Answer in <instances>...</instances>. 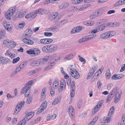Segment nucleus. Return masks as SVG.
Returning a JSON list of instances; mask_svg holds the SVG:
<instances>
[{
  "label": "nucleus",
  "instance_id": "f257e3e1",
  "mask_svg": "<svg viewBox=\"0 0 125 125\" xmlns=\"http://www.w3.org/2000/svg\"><path fill=\"white\" fill-rule=\"evenodd\" d=\"M48 61V58H44L32 61L31 62L30 65L32 66H39L45 64Z\"/></svg>",
  "mask_w": 125,
  "mask_h": 125
},
{
  "label": "nucleus",
  "instance_id": "f03ea898",
  "mask_svg": "<svg viewBox=\"0 0 125 125\" xmlns=\"http://www.w3.org/2000/svg\"><path fill=\"white\" fill-rule=\"evenodd\" d=\"M15 12V8L14 7H11L6 11L5 16L7 20H10Z\"/></svg>",
  "mask_w": 125,
  "mask_h": 125
},
{
  "label": "nucleus",
  "instance_id": "7ed1b4c3",
  "mask_svg": "<svg viewBox=\"0 0 125 125\" xmlns=\"http://www.w3.org/2000/svg\"><path fill=\"white\" fill-rule=\"evenodd\" d=\"M67 70L73 77L77 79L79 78V74L75 68L68 67L67 68Z\"/></svg>",
  "mask_w": 125,
  "mask_h": 125
},
{
  "label": "nucleus",
  "instance_id": "20e7f679",
  "mask_svg": "<svg viewBox=\"0 0 125 125\" xmlns=\"http://www.w3.org/2000/svg\"><path fill=\"white\" fill-rule=\"evenodd\" d=\"M25 102L24 101L21 102L20 103H18L15 108L14 113L16 114L18 113L21 110L22 108L24 105Z\"/></svg>",
  "mask_w": 125,
  "mask_h": 125
},
{
  "label": "nucleus",
  "instance_id": "39448f33",
  "mask_svg": "<svg viewBox=\"0 0 125 125\" xmlns=\"http://www.w3.org/2000/svg\"><path fill=\"white\" fill-rule=\"evenodd\" d=\"M52 41V40L51 39H43L40 40L39 43L41 44L46 45L51 43Z\"/></svg>",
  "mask_w": 125,
  "mask_h": 125
},
{
  "label": "nucleus",
  "instance_id": "423d86ee",
  "mask_svg": "<svg viewBox=\"0 0 125 125\" xmlns=\"http://www.w3.org/2000/svg\"><path fill=\"white\" fill-rule=\"evenodd\" d=\"M101 14L100 10L96 11L91 14L89 18L91 19H94L100 15Z\"/></svg>",
  "mask_w": 125,
  "mask_h": 125
},
{
  "label": "nucleus",
  "instance_id": "0eeeda50",
  "mask_svg": "<svg viewBox=\"0 0 125 125\" xmlns=\"http://www.w3.org/2000/svg\"><path fill=\"white\" fill-rule=\"evenodd\" d=\"M3 24L5 29L9 31H10L12 29V26L9 22L4 21L3 22Z\"/></svg>",
  "mask_w": 125,
  "mask_h": 125
},
{
  "label": "nucleus",
  "instance_id": "6e6552de",
  "mask_svg": "<svg viewBox=\"0 0 125 125\" xmlns=\"http://www.w3.org/2000/svg\"><path fill=\"white\" fill-rule=\"evenodd\" d=\"M32 32L30 29H26L23 34V36L25 38H29L31 36L32 34Z\"/></svg>",
  "mask_w": 125,
  "mask_h": 125
},
{
  "label": "nucleus",
  "instance_id": "1a4fd4ad",
  "mask_svg": "<svg viewBox=\"0 0 125 125\" xmlns=\"http://www.w3.org/2000/svg\"><path fill=\"white\" fill-rule=\"evenodd\" d=\"M47 102L45 101L43 102L41 105V106L40 109L37 111V113L39 114L41 113L43 111L44 109H45L47 107Z\"/></svg>",
  "mask_w": 125,
  "mask_h": 125
},
{
  "label": "nucleus",
  "instance_id": "9d476101",
  "mask_svg": "<svg viewBox=\"0 0 125 125\" xmlns=\"http://www.w3.org/2000/svg\"><path fill=\"white\" fill-rule=\"evenodd\" d=\"M60 87L58 88V91L59 92H61L66 87V83L65 81L62 80L60 83Z\"/></svg>",
  "mask_w": 125,
  "mask_h": 125
},
{
  "label": "nucleus",
  "instance_id": "9b49d317",
  "mask_svg": "<svg viewBox=\"0 0 125 125\" xmlns=\"http://www.w3.org/2000/svg\"><path fill=\"white\" fill-rule=\"evenodd\" d=\"M49 59L50 58L52 60H54L55 61H57L60 59V56L56 54H54L52 55H49L48 56Z\"/></svg>",
  "mask_w": 125,
  "mask_h": 125
},
{
  "label": "nucleus",
  "instance_id": "f8f14e48",
  "mask_svg": "<svg viewBox=\"0 0 125 125\" xmlns=\"http://www.w3.org/2000/svg\"><path fill=\"white\" fill-rule=\"evenodd\" d=\"M30 91L29 89L23 88L21 91V94L25 93V96L26 97L28 96L30 93Z\"/></svg>",
  "mask_w": 125,
  "mask_h": 125
},
{
  "label": "nucleus",
  "instance_id": "ddd939ff",
  "mask_svg": "<svg viewBox=\"0 0 125 125\" xmlns=\"http://www.w3.org/2000/svg\"><path fill=\"white\" fill-rule=\"evenodd\" d=\"M25 113L26 115L24 118L27 121L31 118L33 116L34 114V113L33 112H30L27 114V113L26 112H25Z\"/></svg>",
  "mask_w": 125,
  "mask_h": 125
},
{
  "label": "nucleus",
  "instance_id": "4468645a",
  "mask_svg": "<svg viewBox=\"0 0 125 125\" xmlns=\"http://www.w3.org/2000/svg\"><path fill=\"white\" fill-rule=\"evenodd\" d=\"M69 114L71 118L73 119L74 117V112L73 107L70 106L69 109Z\"/></svg>",
  "mask_w": 125,
  "mask_h": 125
},
{
  "label": "nucleus",
  "instance_id": "2eb2a0df",
  "mask_svg": "<svg viewBox=\"0 0 125 125\" xmlns=\"http://www.w3.org/2000/svg\"><path fill=\"white\" fill-rule=\"evenodd\" d=\"M82 27L78 26L73 28L71 31L72 33H76L80 31L82 29Z\"/></svg>",
  "mask_w": 125,
  "mask_h": 125
},
{
  "label": "nucleus",
  "instance_id": "dca6fc26",
  "mask_svg": "<svg viewBox=\"0 0 125 125\" xmlns=\"http://www.w3.org/2000/svg\"><path fill=\"white\" fill-rule=\"evenodd\" d=\"M22 41L24 43L28 45H32L34 44V42L33 41L27 38H23Z\"/></svg>",
  "mask_w": 125,
  "mask_h": 125
},
{
  "label": "nucleus",
  "instance_id": "f3484780",
  "mask_svg": "<svg viewBox=\"0 0 125 125\" xmlns=\"http://www.w3.org/2000/svg\"><path fill=\"white\" fill-rule=\"evenodd\" d=\"M49 45L50 53L55 51L58 49L57 46L56 44H52Z\"/></svg>",
  "mask_w": 125,
  "mask_h": 125
},
{
  "label": "nucleus",
  "instance_id": "a211bd4d",
  "mask_svg": "<svg viewBox=\"0 0 125 125\" xmlns=\"http://www.w3.org/2000/svg\"><path fill=\"white\" fill-rule=\"evenodd\" d=\"M106 39L111 37L115 34V32L113 31H109L105 32Z\"/></svg>",
  "mask_w": 125,
  "mask_h": 125
},
{
  "label": "nucleus",
  "instance_id": "6ab92c4d",
  "mask_svg": "<svg viewBox=\"0 0 125 125\" xmlns=\"http://www.w3.org/2000/svg\"><path fill=\"white\" fill-rule=\"evenodd\" d=\"M27 63L26 62H23L21 63L19 66L17 67L16 68L19 71H20L21 69H23L26 65Z\"/></svg>",
  "mask_w": 125,
  "mask_h": 125
},
{
  "label": "nucleus",
  "instance_id": "aec40b11",
  "mask_svg": "<svg viewBox=\"0 0 125 125\" xmlns=\"http://www.w3.org/2000/svg\"><path fill=\"white\" fill-rule=\"evenodd\" d=\"M74 57V54L72 53L68 54L63 59L65 60H70L73 58Z\"/></svg>",
  "mask_w": 125,
  "mask_h": 125
},
{
  "label": "nucleus",
  "instance_id": "412c9836",
  "mask_svg": "<svg viewBox=\"0 0 125 125\" xmlns=\"http://www.w3.org/2000/svg\"><path fill=\"white\" fill-rule=\"evenodd\" d=\"M58 13L57 12H53L49 16V19L51 20H53L55 19L58 16Z\"/></svg>",
  "mask_w": 125,
  "mask_h": 125
},
{
  "label": "nucleus",
  "instance_id": "4be33fe9",
  "mask_svg": "<svg viewBox=\"0 0 125 125\" xmlns=\"http://www.w3.org/2000/svg\"><path fill=\"white\" fill-rule=\"evenodd\" d=\"M124 75L121 74H115L112 76L111 78L113 80H118L123 78Z\"/></svg>",
  "mask_w": 125,
  "mask_h": 125
},
{
  "label": "nucleus",
  "instance_id": "5701e85b",
  "mask_svg": "<svg viewBox=\"0 0 125 125\" xmlns=\"http://www.w3.org/2000/svg\"><path fill=\"white\" fill-rule=\"evenodd\" d=\"M121 91H120V93L118 92L116 94L114 99V102L115 103H117L118 102L119 98L121 97Z\"/></svg>",
  "mask_w": 125,
  "mask_h": 125
},
{
  "label": "nucleus",
  "instance_id": "b1692460",
  "mask_svg": "<svg viewBox=\"0 0 125 125\" xmlns=\"http://www.w3.org/2000/svg\"><path fill=\"white\" fill-rule=\"evenodd\" d=\"M49 45H46L43 47L42 50L43 52L46 53H50Z\"/></svg>",
  "mask_w": 125,
  "mask_h": 125
},
{
  "label": "nucleus",
  "instance_id": "393cba45",
  "mask_svg": "<svg viewBox=\"0 0 125 125\" xmlns=\"http://www.w3.org/2000/svg\"><path fill=\"white\" fill-rule=\"evenodd\" d=\"M94 22L93 21H86L83 22V24L88 26H92L94 24Z\"/></svg>",
  "mask_w": 125,
  "mask_h": 125
},
{
  "label": "nucleus",
  "instance_id": "a878e982",
  "mask_svg": "<svg viewBox=\"0 0 125 125\" xmlns=\"http://www.w3.org/2000/svg\"><path fill=\"white\" fill-rule=\"evenodd\" d=\"M125 3V0H119L114 4V6L117 7L123 5Z\"/></svg>",
  "mask_w": 125,
  "mask_h": 125
},
{
  "label": "nucleus",
  "instance_id": "bb28decb",
  "mask_svg": "<svg viewBox=\"0 0 125 125\" xmlns=\"http://www.w3.org/2000/svg\"><path fill=\"white\" fill-rule=\"evenodd\" d=\"M36 13L37 14H44L45 13L46 11L43 9H40L35 11Z\"/></svg>",
  "mask_w": 125,
  "mask_h": 125
},
{
  "label": "nucleus",
  "instance_id": "cd10ccee",
  "mask_svg": "<svg viewBox=\"0 0 125 125\" xmlns=\"http://www.w3.org/2000/svg\"><path fill=\"white\" fill-rule=\"evenodd\" d=\"M59 82L56 80H55L54 81L53 84V87L54 89H56L58 88L59 86Z\"/></svg>",
  "mask_w": 125,
  "mask_h": 125
},
{
  "label": "nucleus",
  "instance_id": "c85d7f7f",
  "mask_svg": "<svg viewBox=\"0 0 125 125\" xmlns=\"http://www.w3.org/2000/svg\"><path fill=\"white\" fill-rule=\"evenodd\" d=\"M26 14V12L24 10H21L20 12L18 17L20 18H21L24 17Z\"/></svg>",
  "mask_w": 125,
  "mask_h": 125
},
{
  "label": "nucleus",
  "instance_id": "c756f323",
  "mask_svg": "<svg viewBox=\"0 0 125 125\" xmlns=\"http://www.w3.org/2000/svg\"><path fill=\"white\" fill-rule=\"evenodd\" d=\"M33 55L36 56L39 54L41 52L40 50L38 48H33Z\"/></svg>",
  "mask_w": 125,
  "mask_h": 125
},
{
  "label": "nucleus",
  "instance_id": "7c9ffc66",
  "mask_svg": "<svg viewBox=\"0 0 125 125\" xmlns=\"http://www.w3.org/2000/svg\"><path fill=\"white\" fill-rule=\"evenodd\" d=\"M33 83V82L32 81H31L28 82L26 85L23 88H27L30 89L31 88V86L32 84Z\"/></svg>",
  "mask_w": 125,
  "mask_h": 125
},
{
  "label": "nucleus",
  "instance_id": "2f4dec72",
  "mask_svg": "<svg viewBox=\"0 0 125 125\" xmlns=\"http://www.w3.org/2000/svg\"><path fill=\"white\" fill-rule=\"evenodd\" d=\"M114 96V95L113 94L110 93L108 95L106 99V102L107 103L110 101L112 99Z\"/></svg>",
  "mask_w": 125,
  "mask_h": 125
},
{
  "label": "nucleus",
  "instance_id": "473e14b6",
  "mask_svg": "<svg viewBox=\"0 0 125 125\" xmlns=\"http://www.w3.org/2000/svg\"><path fill=\"white\" fill-rule=\"evenodd\" d=\"M9 46L11 48H14L16 46V43L13 41L10 40Z\"/></svg>",
  "mask_w": 125,
  "mask_h": 125
},
{
  "label": "nucleus",
  "instance_id": "72a5a7b5",
  "mask_svg": "<svg viewBox=\"0 0 125 125\" xmlns=\"http://www.w3.org/2000/svg\"><path fill=\"white\" fill-rule=\"evenodd\" d=\"M114 111V108L113 107L110 109L109 113L108 114V116L111 117L112 115L113 114V112Z\"/></svg>",
  "mask_w": 125,
  "mask_h": 125
},
{
  "label": "nucleus",
  "instance_id": "f704fd0d",
  "mask_svg": "<svg viewBox=\"0 0 125 125\" xmlns=\"http://www.w3.org/2000/svg\"><path fill=\"white\" fill-rule=\"evenodd\" d=\"M61 98L59 97H57L56 98L53 102L52 104L54 105L56 104L59 103L61 100Z\"/></svg>",
  "mask_w": 125,
  "mask_h": 125
},
{
  "label": "nucleus",
  "instance_id": "c9c22d12",
  "mask_svg": "<svg viewBox=\"0 0 125 125\" xmlns=\"http://www.w3.org/2000/svg\"><path fill=\"white\" fill-rule=\"evenodd\" d=\"M40 70L39 69L37 68L34 70L30 71V73L31 75H32L38 72Z\"/></svg>",
  "mask_w": 125,
  "mask_h": 125
},
{
  "label": "nucleus",
  "instance_id": "e433bc0d",
  "mask_svg": "<svg viewBox=\"0 0 125 125\" xmlns=\"http://www.w3.org/2000/svg\"><path fill=\"white\" fill-rule=\"evenodd\" d=\"M105 26H104L103 24L97 27L96 29L98 31L103 30L105 28Z\"/></svg>",
  "mask_w": 125,
  "mask_h": 125
},
{
  "label": "nucleus",
  "instance_id": "4c0bfd02",
  "mask_svg": "<svg viewBox=\"0 0 125 125\" xmlns=\"http://www.w3.org/2000/svg\"><path fill=\"white\" fill-rule=\"evenodd\" d=\"M19 72V71L16 68L14 70L11 74L10 76L11 77H13L14 76Z\"/></svg>",
  "mask_w": 125,
  "mask_h": 125
},
{
  "label": "nucleus",
  "instance_id": "58836bf2",
  "mask_svg": "<svg viewBox=\"0 0 125 125\" xmlns=\"http://www.w3.org/2000/svg\"><path fill=\"white\" fill-rule=\"evenodd\" d=\"M100 109L99 107H98V105H96L92 111V114H95Z\"/></svg>",
  "mask_w": 125,
  "mask_h": 125
},
{
  "label": "nucleus",
  "instance_id": "ea45409f",
  "mask_svg": "<svg viewBox=\"0 0 125 125\" xmlns=\"http://www.w3.org/2000/svg\"><path fill=\"white\" fill-rule=\"evenodd\" d=\"M25 25V23L24 21H21L19 23L18 27L20 28H22L24 27Z\"/></svg>",
  "mask_w": 125,
  "mask_h": 125
},
{
  "label": "nucleus",
  "instance_id": "a19ab883",
  "mask_svg": "<svg viewBox=\"0 0 125 125\" xmlns=\"http://www.w3.org/2000/svg\"><path fill=\"white\" fill-rule=\"evenodd\" d=\"M10 40L5 39L3 41V44L6 45H8L10 44Z\"/></svg>",
  "mask_w": 125,
  "mask_h": 125
},
{
  "label": "nucleus",
  "instance_id": "79ce46f5",
  "mask_svg": "<svg viewBox=\"0 0 125 125\" xmlns=\"http://www.w3.org/2000/svg\"><path fill=\"white\" fill-rule=\"evenodd\" d=\"M52 66V64H50L46 66L44 68V70L45 71H47L50 69L51 67Z\"/></svg>",
  "mask_w": 125,
  "mask_h": 125
},
{
  "label": "nucleus",
  "instance_id": "37998d69",
  "mask_svg": "<svg viewBox=\"0 0 125 125\" xmlns=\"http://www.w3.org/2000/svg\"><path fill=\"white\" fill-rule=\"evenodd\" d=\"M110 74L111 73L109 70H107L106 74V78L108 79H109L110 77Z\"/></svg>",
  "mask_w": 125,
  "mask_h": 125
},
{
  "label": "nucleus",
  "instance_id": "c03bdc74",
  "mask_svg": "<svg viewBox=\"0 0 125 125\" xmlns=\"http://www.w3.org/2000/svg\"><path fill=\"white\" fill-rule=\"evenodd\" d=\"M118 88V87H116L113 89L111 92L110 93H112L114 95V94H115L117 91Z\"/></svg>",
  "mask_w": 125,
  "mask_h": 125
},
{
  "label": "nucleus",
  "instance_id": "a18cd8bd",
  "mask_svg": "<svg viewBox=\"0 0 125 125\" xmlns=\"http://www.w3.org/2000/svg\"><path fill=\"white\" fill-rule=\"evenodd\" d=\"M20 59V58L19 57L14 59L12 61V63L13 64H15L18 61H19Z\"/></svg>",
  "mask_w": 125,
  "mask_h": 125
},
{
  "label": "nucleus",
  "instance_id": "49530a36",
  "mask_svg": "<svg viewBox=\"0 0 125 125\" xmlns=\"http://www.w3.org/2000/svg\"><path fill=\"white\" fill-rule=\"evenodd\" d=\"M27 121L24 118L19 123L21 125H24L27 122Z\"/></svg>",
  "mask_w": 125,
  "mask_h": 125
},
{
  "label": "nucleus",
  "instance_id": "de8ad7c7",
  "mask_svg": "<svg viewBox=\"0 0 125 125\" xmlns=\"http://www.w3.org/2000/svg\"><path fill=\"white\" fill-rule=\"evenodd\" d=\"M61 26V24H60L59 22H57L55 24V26L54 27L55 30H56V29L58 28L59 27H60Z\"/></svg>",
  "mask_w": 125,
  "mask_h": 125
},
{
  "label": "nucleus",
  "instance_id": "09e8293b",
  "mask_svg": "<svg viewBox=\"0 0 125 125\" xmlns=\"http://www.w3.org/2000/svg\"><path fill=\"white\" fill-rule=\"evenodd\" d=\"M26 52L29 54L33 55V48L30 49L29 50L26 51Z\"/></svg>",
  "mask_w": 125,
  "mask_h": 125
},
{
  "label": "nucleus",
  "instance_id": "8fccbe9b",
  "mask_svg": "<svg viewBox=\"0 0 125 125\" xmlns=\"http://www.w3.org/2000/svg\"><path fill=\"white\" fill-rule=\"evenodd\" d=\"M55 30L54 27H50L47 29V31H54Z\"/></svg>",
  "mask_w": 125,
  "mask_h": 125
},
{
  "label": "nucleus",
  "instance_id": "3c124183",
  "mask_svg": "<svg viewBox=\"0 0 125 125\" xmlns=\"http://www.w3.org/2000/svg\"><path fill=\"white\" fill-rule=\"evenodd\" d=\"M100 37L102 39H106L105 32L101 34L100 36Z\"/></svg>",
  "mask_w": 125,
  "mask_h": 125
},
{
  "label": "nucleus",
  "instance_id": "603ef678",
  "mask_svg": "<svg viewBox=\"0 0 125 125\" xmlns=\"http://www.w3.org/2000/svg\"><path fill=\"white\" fill-rule=\"evenodd\" d=\"M104 123H109L111 121V119L110 118L107 117L106 118L104 119Z\"/></svg>",
  "mask_w": 125,
  "mask_h": 125
},
{
  "label": "nucleus",
  "instance_id": "864d4df0",
  "mask_svg": "<svg viewBox=\"0 0 125 125\" xmlns=\"http://www.w3.org/2000/svg\"><path fill=\"white\" fill-rule=\"evenodd\" d=\"M57 115L56 114H54L50 116V118L51 120H53L55 119Z\"/></svg>",
  "mask_w": 125,
  "mask_h": 125
},
{
  "label": "nucleus",
  "instance_id": "5fc2aeb1",
  "mask_svg": "<svg viewBox=\"0 0 125 125\" xmlns=\"http://www.w3.org/2000/svg\"><path fill=\"white\" fill-rule=\"evenodd\" d=\"M44 34L45 36H50L52 35V33L48 32H44Z\"/></svg>",
  "mask_w": 125,
  "mask_h": 125
},
{
  "label": "nucleus",
  "instance_id": "6e6d98bb",
  "mask_svg": "<svg viewBox=\"0 0 125 125\" xmlns=\"http://www.w3.org/2000/svg\"><path fill=\"white\" fill-rule=\"evenodd\" d=\"M63 4V9H64L67 8L69 5V3H65Z\"/></svg>",
  "mask_w": 125,
  "mask_h": 125
},
{
  "label": "nucleus",
  "instance_id": "4d7b16f0",
  "mask_svg": "<svg viewBox=\"0 0 125 125\" xmlns=\"http://www.w3.org/2000/svg\"><path fill=\"white\" fill-rule=\"evenodd\" d=\"M67 20H65L61 21L59 22L61 24V25L62 26L65 23L67 22Z\"/></svg>",
  "mask_w": 125,
  "mask_h": 125
},
{
  "label": "nucleus",
  "instance_id": "13d9d810",
  "mask_svg": "<svg viewBox=\"0 0 125 125\" xmlns=\"http://www.w3.org/2000/svg\"><path fill=\"white\" fill-rule=\"evenodd\" d=\"M75 90H71V95L72 97H73L75 95Z\"/></svg>",
  "mask_w": 125,
  "mask_h": 125
},
{
  "label": "nucleus",
  "instance_id": "bf43d9fd",
  "mask_svg": "<svg viewBox=\"0 0 125 125\" xmlns=\"http://www.w3.org/2000/svg\"><path fill=\"white\" fill-rule=\"evenodd\" d=\"M113 86V84L110 83L107 86V89L108 90H110Z\"/></svg>",
  "mask_w": 125,
  "mask_h": 125
},
{
  "label": "nucleus",
  "instance_id": "052dcab7",
  "mask_svg": "<svg viewBox=\"0 0 125 125\" xmlns=\"http://www.w3.org/2000/svg\"><path fill=\"white\" fill-rule=\"evenodd\" d=\"M37 13H36L35 12H33L31 13V17L33 19L35 18L37 15Z\"/></svg>",
  "mask_w": 125,
  "mask_h": 125
},
{
  "label": "nucleus",
  "instance_id": "680f3d73",
  "mask_svg": "<svg viewBox=\"0 0 125 125\" xmlns=\"http://www.w3.org/2000/svg\"><path fill=\"white\" fill-rule=\"evenodd\" d=\"M7 96L8 99H9L11 98H14V96H12L9 93H8L7 94Z\"/></svg>",
  "mask_w": 125,
  "mask_h": 125
},
{
  "label": "nucleus",
  "instance_id": "e2e57ef3",
  "mask_svg": "<svg viewBox=\"0 0 125 125\" xmlns=\"http://www.w3.org/2000/svg\"><path fill=\"white\" fill-rule=\"evenodd\" d=\"M97 87L98 89H100L102 85V83L100 81H98L97 83Z\"/></svg>",
  "mask_w": 125,
  "mask_h": 125
},
{
  "label": "nucleus",
  "instance_id": "0e129e2a",
  "mask_svg": "<svg viewBox=\"0 0 125 125\" xmlns=\"http://www.w3.org/2000/svg\"><path fill=\"white\" fill-rule=\"evenodd\" d=\"M96 35L95 34H93L92 35H90L88 36L89 37L90 39H93L96 37Z\"/></svg>",
  "mask_w": 125,
  "mask_h": 125
},
{
  "label": "nucleus",
  "instance_id": "69168bd1",
  "mask_svg": "<svg viewBox=\"0 0 125 125\" xmlns=\"http://www.w3.org/2000/svg\"><path fill=\"white\" fill-rule=\"evenodd\" d=\"M125 70V64L122 65L120 70L121 72H122Z\"/></svg>",
  "mask_w": 125,
  "mask_h": 125
},
{
  "label": "nucleus",
  "instance_id": "338daca9",
  "mask_svg": "<svg viewBox=\"0 0 125 125\" xmlns=\"http://www.w3.org/2000/svg\"><path fill=\"white\" fill-rule=\"evenodd\" d=\"M98 119V116L96 117H95L92 121V122L93 123V124H94V123Z\"/></svg>",
  "mask_w": 125,
  "mask_h": 125
},
{
  "label": "nucleus",
  "instance_id": "774afa93",
  "mask_svg": "<svg viewBox=\"0 0 125 125\" xmlns=\"http://www.w3.org/2000/svg\"><path fill=\"white\" fill-rule=\"evenodd\" d=\"M5 34V33L4 32L2 31H0V38H3V37Z\"/></svg>",
  "mask_w": 125,
  "mask_h": 125
}]
</instances>
